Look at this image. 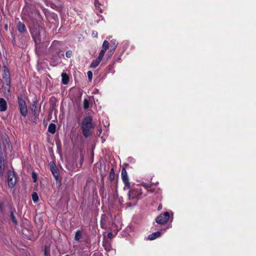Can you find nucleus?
Instances as JSON below:
<instances>
[{
  "label": "nucleus",
  "instance_id": "nucleus-1",
  "mask_svg": "<svg viewBox=\"0 0 256 256\" xmlns=\"http://www.w3.org/2000/svg\"><path fill=\"white\" fill-rule=\"evenodd\" d=\"M147 194H143L142 189L140 186H138L130 189L128 194V200L132 201L133 204H136L138 201Z\"/></svg>",
  "mask_w": 256,
  "mask_h": 256
},
{
  "label": "nucleus",
  "instance_id": "nucleus-2",
  "mask_svg": "<svg viewBox=\"0 0 256 256\" xmlns=\"http://www.w3.org/2000/svg\"><path fill=\"white\" fill-rule=\"evenodd\" d=\"M93 128L92 118L90 117L85 118L82 122V133L86 138L90 135V130Z\"/></svg>",
  "mask_w": 256,
  "mask_h": 256
},
{
  "label": "nucleus",
  "instance_id": "nucleus-3",
  "mask_svg": "<svg viewBox=\"0 0 256 256\" xmlns=\"http://www.w3.org/2000/svg\"><path fill=\"white\" fill-rule=\"evenodd\" d=\"M2 77L4 80L3 88L5 90H7L8 92L10 94V74L6 66L4 67Z\"/></svg>",
  "mask_w": 256,
  "mask_h": 256
},
{
  "label": "nucleus",
  "instance_id": "nucleus-4",
  "mask_svg": "<svg viewBox=\"0 0 256 256\" xmlns=\"http://www.w3.org/2000/svg\"><path fill=\"white\" fill-rule=\"evenodd\" d=\"M30 33L36 43L40 42L41 40L42 36H44V30L42 28H32L30 29Z\"/></svg>",
  "mask_w": 256,
  "mask_h": 256
},
{
  "label": "nucleus",
  "instance_id": "nucleus-5",
  "mask_svg": "<svg viewBox=\"0 0 256 256\" xmlns=\"http://www.w3.org/2000/svg\"><path fill=\"white\" fill-rule=\"evenodd\" d=\"M170 218L169 213L168 212H164L160 214L156 218V221L159 224H164L168 222Z\"/></svg>",
  "mask_w": 256,
  "mask_h": 256
},
{
  "label": "nucleus",
  "instance_id": "nucleus-6",
  "mask_svg": "<svg viewBox=\"0 0 256 256\" xmlns=\"http://www.w3.org/2000/svg\"><path fill=\"white\" fill-rule=\"evenodd\" d=\"M18 104L21 114L24 116H26L28 114V110L26 102L22 98H18Z\"/></svg>",
  "mask_w": 256,
  "mask_h": 256
},
{
  "label": "nucleus",
  "instance_id": "nucleus-7",
  "mask_svg": "<svg viewBox=\"0 0 256 256\" xmlns=\"http://www.w3.org/2000/svg\"><path fill=\"white\" fill-rule=\"evenodd\" d=\"M16 178L14 172L9 170L8 172V183L10 188H13L16 184Z\"/></svg>",
  "mask_w": 256,
  "mask_h": 256
},
{
  "label": "nucleus",
  "instance_id": "nucleus-8",
  "mask_svg": "<svg viewBox=\"0 0 256 256\" xmlns=\"http://www.w3.org/2000/svg\"><path fill=\"white\" fill-rule=\"evenodd\" d=\"M122 179L124 184V190L130 188V183L129 182L127 172L125 168H123L121 172Z\"/></svg>",
  "mask_w": 256,
  "mask_h": 256
},
{
  "label": "nucleus",
  "instance_id": "nucleus-9",
  "mask_svg": "<svg viewBox=\"0 0 256 256\" xmlns=\"http://www.w3.org/2000/svg\"><path fill=\"white\" fill-rule=\"evenodd\" d=\"M5 168V162L2 152L0 147V177H2L4 174Z\"/></svg>",
  "mask_w": 256,
  "mask_h": 256
},
{
  "label": "nucleus",
  "instance_id": "nucleus-10",
  "mask_svg": "<svg viewBox=\"0 0 256 256\" xmlns=\"http://www.w3.org/2000/svg\"><path fill=\"white\" fill-rule=\"evenodd\" d=\"M7 103L3 98H0V112H5L7 109Z\"/></svg>",
  "mask_w": 256,
  "mask_h": 256
},
{
  "label": "nucleus",
  "instance_id": "nucleus-11",
  "mask_svg": "<svg viewBox=\"0 0 256 256\" xmlns=\"http://www.w3.org/2000/svg\"><path fill=\"white\" fill-rule=\"evenodd\" d=\"M17 28L18 31L20 33H23L26 31L25 25L20 22L18 23Z\"/></svg>",
  "mask_w": 256,
  "mask_h": 256
},
{
  "label": "nucleus",
  "instance_id": "nucleus-12",
  "mask_svg": "<svg viewBox=\"0 0 256 256\" xmlns=\"http://www.w3.org/2000/svg\"><path fill=\"white\" fill-rule=\"evenodd\" d=\"M38 102L36 100H33L31 106V110L32 112L34 113V116L36 118L37 117L38 114H36V110L37 107Z\"/></svg>",
  "mask_w": 256,
  "mask_h": 256
},
{
  "label": "nucleus",
  "instance_id": "nucleus-13",
  "mask_svg": "<svg viewBox=\"0 0 256 256\" xmlns=\"http://www.w3.org/2000/svg\"><path fill=\"white\" fill-rule=\"evenodd\" d=\"M160 236H161L160 232L158 231V232H154L152 234H150L148 236V238L150 240H154L160 237Z\"/></svg>",
  "mask_w": 256,
  "mask_h": 256
},
{
  "label": "nucleus",
  "instance_id": "nucleus-14",
  "mask_svg": "<svg viewBox=\"0 0 256 256\" xmlns=\"http://www.w3.org/2000/svg\"><path fill=\"white\" fill-rule=\"evenodd\" d=\"M62 84H66L69 81V77L68 75L65 72H62Z\"/></svg>",
  "mask_w": 256,
  "mask_h": 256
},
{
  "label": "nucleus",
  "instance_id": "nucleus-15",
  "mask_svg": "<svg viewBox=\"0 0 256 256\" xmlns=\"http://www.w3.org/2000/svg\"><path fill=\"white\" fill-rule=\"evenodd\" d=\"M56 126L54 123H50L48 127V131L52 134H54L56 132Z\"/></svg>",
  "mask_w": 256,
  "mask_h": 256
},
{
  "label": "nucleus",
  "instance_id": "nucleus-16",
  "mask_svg": "<svg viewBox=\"0 0 256 256\" xmlns=\"http://www.w3.org/2000/svg\"><path fill=\"white\" fill-rule=\"evenodd\" d=\"M101 61V60H98V58H96V60L92 61L90 65V68H96V66H98Z\"/></svg>",
  "mask_w": 256,
  "mask_h": 256
},
{
  "label": "nucleus",
  "instance_id": "nucleus-17",
  "mask_svg": "<svg viewBox=\"0 0 256 256\" xmlns=\"http://www.w3.org/2000/svg\"><path fill=\"white\" fill-rule=\"evenodd\" d=\"M111 44H110V48L112 51H114L117 46L118 44V42L116 40H111Z\"/></svg>",
  "mask_w": 256,
  "mask_h": 256
},
{
  "label": "nucleus",
  "instance_id": "nucleus-18",
  "mask_svg": "<svg viewBox=\"0 0 256 256\" xmlns=\"http://www.w3.org/2000/svg\"><path fill=\"white\" fill-rule=\"evenodd\" d=\"M151 184H146V183H145V182H142L141 183L140 185H138V186H144L146 190H148V188H151ZM148 190V192H153L154 191L152 190Z\"/></svg>",
  "mask_w": 256,
  "mask_h": 256
},
{
  "label": "nucleus",
  "instance_id": "nucleus-19",
  "mask_svg": "<svg viewBox=\"0 0 256 256\" xmlns=\"http://www.w3.org/2000/svg\"><path fill=\"white\" fill-rule=\"evenodd\" d=\"M83 105L84 110H87L89 108V100L88 97L84 98L83 101Z\"/></svg>",
  "mask_w": 256,
  "mask_h": 256
},
{
  "label": "nucleus",
  "instance_id": "nucleus-20",
  "mask_svg": "<svg viewBox=\"0 0 256 256\" xmlns=\"http://www.w3.org/2000/svg\"><path fill=\"white\" fill-rule=\"evenodd\" d=\"M106 220L105 219V216H104V215H102V216L101 221H100L101 227L102 228L105 229L106 228Z\"/></svg>",
  "mask_w": 256,
  "mask_h": 256
},
{
  "label": "nucleus",
  "instance_id": "nucleus-21",
  "mask_svg": "<svg viewBox=\"0 0 256 256\" xmlns=\"http://www.w3.org/2000/svg\"><path fill=\"white\" fill-rule=\"evenodd\" d=\"M82 238V234L80 230H77L75 234L74 239L76 241H79Z\"/></svg>",
  "mask_w": 256,
  "mask_h": 256
},
{
  "label": "nucleus",
  "instance_id": "nucleus-22",
  "mask_svg": "<svg viewBox=\"0 0 256 256\" xmlns=\"http://www.w3.org/2000/svg\"><path fill=\"white\" fill-rule=\"evenodd\" d=\"M108 46H109V43H108V42L107 40H104V42H103V44H102V50L106 51L108 50Z\"/></svg>",
  "mask_w": 256,
  "mask_h": 256
},
{
  "label": "nucleus",
  "instance_id": "nucleus-23",
  "mask_svg": "<svg viewBox=\"0 0 256 256\" xmlns=\"http://www.w3.org/2000/svg\"><path fill=\"white\" fill-rule=\"evenodd\" d=\"M52 172L53 175L56 178V180H57L58 179V178L59 176L58 171V170L56 168H53L52 169Z\"/></svg>",
  "mask_w": 256,
  "mask_h": 256
},
{
  "label": "nucleus",
  "instance_id": "nucleus-24",
  "mask_svg": "<svg viewBox=\"0 0 256 256\" xmlns=\"http://www.w3.org/2000/svg\"><path fill=\"white\" fill-rule=\"evenodd\" d=\"M32 199L34 203H36L38 201V196L36 192H33L32 194Z\"/></svg>",
  "mask_w": 256,
  "mask_h": 256
},
{
  "label": "nucleus",
  "instance_id": "nucleus-25",
  "mask_svg": "<svg viewBox=\"0 0 256 256\" xmlns=\"http://www.w3.org/2000/svg\"><path fill=\"white\" fill-rule=\"evenodd\" d=\"M106 52V50H101L98 54V56L97 58H98V60H102L104 58V55Z\"/></svg>",
  "mask_w": 256,
  "mask_h": 256
},
{
  "label": "nucleus",
  "instance_id": "nucleus-26",
  "mask_svg": "<svg viewBox=\"0 0 256 256\" xmlns=\"http://www.w3.org/2000/svg\"><path fill=\"white\" fill-rule=\"evenodd\" d=\"M10 217H11V218H12V220L13 223L15 225H16L18 224V222H17L16 218L14 216V213H13V212L12 211L10 212Z\"/></svg>",
  "mask_w": 256,
  "mask_h": 256
},
{
  "label": "nucleus",
  "instance_id": "nucleus-27",
  "mask_svg": "<svg viewBox=\"0 0 256 256\" xmlns=\"http://www.w3.org/2000/svg\"><path fill=\"white\" fill-rule=\"evenodd\" d=\"M50 248L48 246H46L44 248L45 256H50Z\"/></svg>",
  "mask_w": 256,
  "mask_h": 256
},
{
  "label": "nucleus",
  "instance_id": "nucleus-28",
  "mask_svg": "<svg viewBox=\"0 0 256 256\" xmlns=\"http://www.w3.org/2000/svg\"><path fill=\"white\" fill-rule=\"evenodd\" d=\"M87 74L89 80L90 81L92 78V72L91 71H88Z\"/></svg>",
  "mask_w": 256,
  "mask_h": 256
},
{
  "label": "nucleus",
  "instance_id": "nucleus-29",
  "mask_svg": "<svg viewBox=\"0 0 256 256\" xmlns=\"http://www.w3.org/2000/svg\"><path fill=\"white\" fill-rule=\"evenodd\" d=\"M103 246L107 252H109L110 250V246L108 244H103Z\"/></svg>",
  "mask_w": 256,
  "mask_h": 256
},
{
  "label": "nucleus",
  "instance_id": "nucleus-30",
  "mask_svg": "<svg viewBox=\"0 0 256 256\" xmlns=\"http://www.w3.org/2000/svg\"><path fill=\"white\" fill-rule=\"evenodd\" d=\"M72 52L71 50H68L66 53V56L67 58H70L72 56Z\"/></svg>",
  "mask_w": 256,
  "mask_h": 256
},
{
  "label": "nucleus",
  "instance_id": "nucleus-31",
  "mask_svg": "<svg viewBox=\"0 0 256 256\" xmlns=\"http://www.w3.org/2000/svg\"><path fill=\"white\" fill-rule=\"evenodd\" d=\"M114 51H112L111 49L108 52V58H110L113 54Z\"/></svg>",
  "mask_w": 256,
  "mask_h": 256
},
{
  "label": "nucleus",
  "instance_id": "nucleus-32",
  "mask_svg": "<svg viewBox=\"0 0 256 256\" xmlns=\"http://www.w3.org/2000/svg\"><path fill=\"white\" fill-rule=\"evenodd\" d=\"M32 178H33V180H34V182H36V174H35V173L32 172Z\"/></svg>",
  "mask_w": 256,
  "mask_h": 256
},
{
  "label": "nucleus",
  "instance_id": "nucleus-33",
  "mask_svg": "<svg viewBox=\"0 0 256 256\" xmlns=\"http://www.w3.org/2000/svg\"><path fill=\"white\" fill-rule=\"evenodd\" d=\"M4 140H5V142H6V144L8 145V147L9 148L10 147V144H9L8 138H6Z\"/></svg>",
  "mask_w": 256,
  "mask_h": 256
},
{
  "label": "nucleus",
  "instance_id": "nucleus-34",
  "mask_svg": "<svg viewBox=\"0 0 256 256\" xmlns=\"http://www.w3.org/2000/svg\"><path fill=\"white\" fill-rule=\"evenodd\" d=\"M108 238H111L112 237V234L111 232H110L108 234Z\"/></svg>",
  "mask_w": 256,
  "mask_h": 256
},
{
  "label": "nucleus",
  "instance_id": "nucleus-35",
  "mask_svg": "<svg viewBox=\"0 0 256 256\" xmlns=\"http://www.w3.org/2000/svg\"><path fill=\"white\" fill-rule=\"evenodd\" d=\"M97 32H94L92 33V36L93 37H96L97 36Z\"/></svg>",
  "mask_w": 256,
  "mask_h": 256
},
{
  "label": "nucleus",
  "instance_id": "nucleus-36",
  "mask_svg": "<svg viewBox=\"0 0 256 256\" xmlns=\"http://www.w3.org/2000/svg\"><path fill=\"white\" fill-rule=\"evenodd\" d=\"M112 176H114V172L113 169H112V170H111V172H110V178H112Z\"/></svg>",
  "mask_w": 256,
  "mask_h": 256
},
{
  "label": "nucleus",
  "instance_id": "nucleus-37",
  "mask_svg": "<svg viewBox=\"0 0 256 256\" xmlns=\"http://www.w3.org/2000/svg\"><path fill=\"white\" fill-rule=\"evenodd\" d=\"M98 131H99V132H100V133L98 134V136H100V134H101V133H102V128H100L98 129Z\"/></svg>",
  "mask_w": 256,
  "mask_h": 256
},
{
  "label": "nucleus",
  "instance_id": "nucleus-38",
  "mask_svg": "<svg viewBox=\"0 0 256 256\" xmlns=\"http://www.w3.org/2000/svg\"><path fill=\"white\" fill-rule=\"evenodd\" d=\"M162 208V206L161 204H160L158 206V210H160Z\"/></svg>",
  "mask_w": 256,
  "mask_h": 256
},
{
  "label": "nucleus",
  "instance_id": "nucleus-39",
  "mask_svg": "<svg viewBox=\"0 0 256 256\" xmlns=\"http://www.w3.org/2000/svg\"><path fill=\"white\" fill-rule=\"evenodd\" d=\"M4 28L6 30H8V24H6L5 26H4Z\"/></svg>",
  "mask_w": 256,
  "mask_h": 256
},
{
  "label": "nucleus",
  "instance_id": "nucleus-40",
  "mask_svg": "<svg viewBox=\"0 0 256 256\" xmlns=\"http://www.w3.org/2000/svg\"><path fill=\"white\" fill-rule=\"evenodd\" d=\"M98 4V1L96 0V2H95V4H96V6Z\"/></svg>",
  "mask_w": 256,
  "mask_h": 256
},
{
  "label": "nucleus",
  "instance_id": "nucleus-41",
  "mask_svg": "<svg viewBox=\"0 0 256 256\" xmlns=\"http://www.w3.org/2000/svg\"><path fill=\"white\" fill-rule=\"evenodd\" d=\"M97 91H98V89H96V92H97Z\"/></svg>",
  "mask_w": 256,
  "mask_h": 256
},
{
  "label": "nucleus",
  "instance_id": "nucleus-42",
  "mask_svg": "<svg viewBox=\"0 0 256 256\" xmlns=\"http://www.w3.org/2000/svg\"><path fill=\"white\" fill-rule=\"evenodd\" d=\"M97 91H98V89H96V92H97Z\"/></svg>",
  "mask_w": 256,
  "mask_h": 256
},
{
  "label": "nucleus",
  "instance_id": "nucleus-43",
  "mask_svg": "<svg viewBox=\"0 0 256 256\" xmlns=\"http://www.w3.org/2000/svg\"><path fill=\"white\" fill-rule=\"evenodd\" d=\"M104 140H102V142H104Z\"/></svg>",
  "mask_w": 256,
  "mask_h": 256
},
{
  "label": "nucleus",
  "instance_id": "nucleus-44",
  "mask_svg": "<svg viewBox=\"0 0 256 256\" xmlns=\"http://www.w3.org/2000/svg\"><path fill=\"white\" fill-rule=\"evenodd\" d=\"M68 256V255H66V256Z\"/></svg>",
  "mask_w": 256,
  "mask_h": 256
}]
</instances>
